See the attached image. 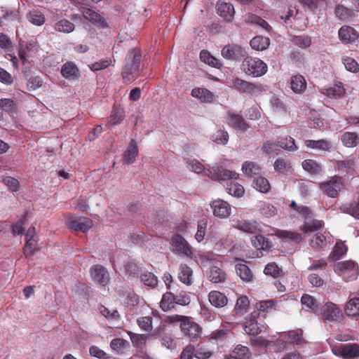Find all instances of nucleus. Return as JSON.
Returning a JSON list of instances; mask_svg holds the SVG:
<instances>
[{
	"label": "nucleus",
	"mask_w": 359,
	"mask_h": 359,
	"mask_svg": "<svg viewBox=\"0 0 359 359\" xmlns=\"http://www.w3.org/2000/svg\"><path fill=\"white\" fill-rule=\"evenodd\" d=\"M230 163L229 160L224 159L209 169H205L202 163L196 159L187 160V168L190 170L196 173L204 172L205 175L215 181H224L238 177L239 175L236 172L224 168V167L228 166Z\"/></svg>",
	"instance_id": "f257e3e1"
},
{
	"label": "nucleus",
	"mask_w": 359,
	"mask_h": 359,
	"mask_svg": "<svg viewBox=\"0 0 359 359\" xmlns=\"http://www.w3.org/2000/svg\"><path fill=\"white\" fill-rule=\"evenodd\" d=\"M208 240L213 245L214 249L217 251L227 250L233 243L229 233H226L216 225L210 227Z\"/></svg>",
	"instance_id": "f03ea898"
},
{
	"label": "nucleus",
	"mask_w": 359,
	"mask_h": 359,
	"mask_svg": "<svg viewBox=\"0 0 359 359\" xmlns=\"http://www.w3.org/2000/svg\"><path fill=\"white\" fill-rule=\"evenodd\" d=\"M241 69L248 76L259 77L267 72L268 67L259 58L247 56L242 62Z\"/></svg>",
	"instance_id": "7ed1b4c3"
},
{
	"label": "nucleus",
	"mask_w": 359,
	"mask_h": 359,
	"mask_svg": "<svg viewBox=\"0 0 359 359\" xmlns=\"http://www.w3.org/2000/svg\"><path fill=\"white\" fill-rule=\"evenodd\" d=\"M334 271L345 281L355 280L358 276V267L351 260L337 262L334 266Z\"/></svg>",
	"instance_id": "20e7f679"
},
{
	"label": "nucleus",
	"mask_w": 359,
	"mask_h": 359,
	"mask_svg": "<svg viewBox=\"0 0 359 359\" xmlns=\"http://www.w3.org/2000/svg\"><path fill=\"white\" fill-rule=\"evenodd\" d=\"M332 353L344 359H354L359 357V344H338L332 346Z\"/></svg>",
	"instance_id": "39448f33"
},
{
	"label": "nucleus",
	"mask_w": 359,
	"mask_h": 359,
	"mask_svg": "<svg viewBox=\"0 0 359 359\" xmlns=\"http://www.w3.org/2000/svg\"><path fill=\"white\" fill-rule=\"evenodd\" d=\"M170 250L180 256L192 259L193 252L188 242L181 236L175 235L172 238Z\"/></svg>",
	"instance_id": "423d86ee"
},
{
	"label": "nucleus",
	"mask_w": 359,
	"mask_h": 359,
	"mask_svg": "<svg viewBox=\"0 0 359 359\" xmlns=\"http://www.w3.org/2000/svg\"><path fill=\"white\" fill-rule=\"evenodd\" d=\"M140 63V53L135 49L132 50L127 56L126 64L122 71L123 79L130 80L133 72L139 69Z\"/></svg>",
	"instance_id": "0eeeda50"
},
{
	"label": "nucleus",
	"mask_w": 359,
	"mask_h": 359,
	"mask_svg": "<svg viewBox=\"0 0 359 359\" xmlns=\"http://www.w3.org/2000/svg\"><path fill=\"white\" fill-rule=\"evenodd\" d=\"M231 86L239 92L250 94L252 95H258L262 93V88L253 83L248 82L238 77H233L231 81Z\"/></svg>",
	"instance_id": "6e6552de"
},
{
	"label": "nucleus",
	"mask_w": 359,
	"mask_h": 359,
	"mask_svg": "<svg viewBox=\"0 0 359 359\" xmlns=\"http://www.w3.org/2000/svg\"><path fill=\"white\" fill-rule=\"evenodd\" d=\"M320 187L329 197L336 198L344 189V184L340 177L334 176L329 181L322 182L320 184Z\"/></svg>",
	"instance_id": "1a4fd4ad"
},
{
	"label": "nucleus",
	"mask_w": 359,
	"mask_h": 359,
	"mask_svg": "<svg viewBox=\"0 0 359 359\" xmlns=\"http://www.w3.org/2000/svg\"><path fill=\"white\" fill-rule=\"evenodd\" d=\"M233 222L232 226L241 231L248 233H257L262 231V227L260 224L256 220H248V219H238Z\"/></svg>",
	"instance_id": "9d476101"
},
{
	"label": "nucleus",
	"mask_w": 359,
	"mask_h": 359,
	"mask_svg": "<svg viewBox=\"0 0 359 359\" xmlns=\"http://www.w3.org/2000/svg\"><path fill=\"white\" fill-rule=\"evenodd\" d=\"M214 216L220 219L229 217L231 214V205L226 201L221 199L214 200L210 203Z\"/></svg>",
	"instance_id": "9b49d317"
},
{
	"label": "nucleus",
	"mask_w": 359,
	"mask_h": 359,
	"mask_svg": "<svg viewBox=\"0 0 359 359\" xmlns=\"http://www.w3.org/2000/svg\"><path fill=\"white\" fill-rule=\"evenodd\" d=\"M93 221L88 217H70L68 226L74 231L87 232L93 226Z\"/></svg>",
	"instance_id": "f8f14e48"
},
{
	"label": "nucleus",
	"mask_w": 359,
	"mask_h": 359,
	"mask_svg": "<svg viewBox=\"0 0 359 359\" xmlns=\"http://www.w3.org/2000/svg\"><path fill=\"white\" fill-rule=\"evenodd\" d=\"M321 314L325 320L329 321H335L341 317V309L332 302H328L322 307Z\"/></svg>",
	"instance_id": "ddd939ff"
},
{
	"label": "nucleus",
	"mask_w": 359,
	"mask_h": 359,
	"mask_svg": "<svg viewBox=\"0 0 359 359\" xmlns=\"http://www.w3.org/2000/svg\"><path fill=\"white\" fill-rule=\"evenodd\" d=\"M181 330L182 332L188 336L191 339L197 338L200 334L201 329L200 326L192 321L189 317H187V320L184 323H182L181 325Z\"/></svg>",
	"instance_id": "4468645a"
},
{
	"label": "nucleus",
	"mask_w": 359,
	"mask_h": 359,
	"mask_svg": "<svg viewBox=\"0 0 359 359\" xmlns=\"http://www.w3.org/2000/svg\"><path fill=\"white\" fill-rule=\"evenodd\" d=\"M216 8L219 15L227 21L232 20L235 11L231 4L227 3L224 0H219Z\"/></svg>",
	"instance_id": "2eb2a0df"
},
{
	"label": "nucleus",
	"mask_w": 359,
	"mask_h": 359,
	"mask_svg": "<svg viewBox=\"0 0 359 359\" xmlns=\"http://www.w3.org/2000/svg\"><path fill=\"white\" fill-rule=\"evenodd\" d=\"M320 92L329 98L338 99L344 96L346 90L342 83H339L329 87L322 88Z\"/></svg>",
	"instance_id": "dca6fc26"
},
{
	"label": "nucleus",
	"mask_w": 359,
	"mask_h": 359,
	"mask_svg": "<svg viewBox=\"0 0 359 359\" xmlns=\"http://www.w3.org/2000/svg\"><path fill=\"white\" fill-rule=\"evenodd\" d=\"M92 278L101 285H105L109 281V274L104 267L96 265L90 269Z\"/></svg>",
	"instance_id": "f3484780"
},
{
	"label": "nucleus",
	"mask_w": 359,
	"mask_h": 359,
	"mask_svg": "<svg viewBox=\"0 0 359 359\" xmlns=\"http://www.w3.org/2000/svg\"><path fill=\"white\" fill-rule=\"evenodd\" d=\"M227 123L230 127L243 132H245L250 128L242 116L232 113H228L227 114Z\"/></svg>",
	"instance_id": "a211bd4d"
},
{
	"label": "nucleus",
	"mask_w": 359,
	"mask_h": 359,
	"mask_svg": "<svg viewBox=\"0 0 359 359\" xmlns=\"http://www.w3.org/2000/svg\"><path fill=\"white\" fill-rule=\"evenodd\" d=\"M257 317V312H253L247 318L244 327V330L247 334L256 336L262 332V328L258 325Z\"/></svg>",
	"instance_id": "6ab92c4d"
},
{
	"label": "nucleus",
	"mask_w": 359,
	"mask_h": 359,
	"mask_svg": "<svg viewBox=\"0 0 359 359\" xmlns=\"http://www.w3.org/2000/svg\"><path fill=\"white\" fill-rule=\"evenodd\" d=\"M339 39L344 43H353L358 38V32L349 26H344L338 32Z\"/></svg>",
	"instance_id": "aec40b11"
},
{
	"label": "nucleus",
	"mask_w": 359,
	"mask_h": 359,
	"mask_svg": "<svg viewBox=\"0 0 359 359\" xmlns=\"http://www.w3.org/2000/svg\"><path fill=\"white\" fill-rule=\"evenodd\" d=\"M208 301L210 304L217 309L224 307L228 303V298L226 296L217 290H213L208 294Z\"/></svg>",
	"instance_id": "412c9836"
},
{
	"label": "nucleus",
	"mask_w": 359,
	"mask_h": 359,
	"mask_svg": "<svg viewBox=\"0 0 359 359\" xmlns=\"http://www.w3.org/2000/svg\"><path fill=\"white\" fill-rule=\"evenodd\" d=\"M191 95L201 103H211L215 100L213 93L204 88H194L191 91Z\"/></svg>",
	"instance_id": "4be33fe9"
},
{
	"label": "nucleus",
	"mask_w": 359,
	"mask_h": 359,
	"mask_svg": "<svg viewBox=\"0 0 359 359\" xmlns=\"http://www.w3.org/2000/svg\"><path fill=\"white\" fill-rule=\"evenodd\" d=\"M61 74L67 79L76 80L79 77L80 72L74 63L67 62L62 66Z\"/></svg>",
	"instance_id": "5701e85b"
},
{
	"label": "nucleus",
	"mask_w": 359,
	"mask_h": 359,
	"mask_svg": "<svg viewBox=\"0 0 359 359\" xmlns=\"http://www.w3.org/2000/svg\"><path fill=\"white\" fill-rule=\"evenodd\" d=\"M243 49L241 46L236 44H229L222 48L221 54L227 60H236L243 54Z\"/></svg>",
	"instance_id": "b1692460"
},
{
	"label": "nucleus",
	"mask_w": 359,
	"mask_h": 359,
	"mask_svg": "<svg viewBox=\"0 0 359 359\" xmlns=\"http://www.w3.org/2000/svg\"><path fill=\"white\" fill-rule=\"evenodd\" d=\"M305 145L309 148L322 151L330 152L334 149L332 143L324 139L318 140H308L305 141Z\"/></svg>",
	"instance_id": "393cba45"
},
{
	"label": "nucleus",
	"mask_w": 359,
	"mask_h": 359,
	"mask_svg": "<svg viewBox=\"0 0 359 359\" xmlns=\"http://www.w3.org/2000/svg\"><path fill=\"white\" fill-rule=\"evenodd\" d=\"M241 170L247 177L254 179L262 174V168L252 161H245L242 165Z\"/></svg>",
	"instance_id": "a878e982"
},
{
	"label": "nucleus",
	"mask_w": 359,
	"mask_h": 359,
	"mask_svg": "<svg viewBox=\"0 0 359 359\" xmlns=\"http://www.w3.org/2000/svg\"><path fill=\"white\" fill-rule=\"evenodd\" d=\"M177 277L179 280L187 285H191L193 283V271L187 264H180Z\"/></svg>",
	"instance_id": "bb28decb"
},
{
	"label": "nucleus",
	"mask_w": 359,
	"mask_h": 359,
	"mask_svg": "<svg viewBox=\"0 0 359 359\" xmlns=\"http://www.w3.org/2000/svg\"><path fill=\"white\" fill-rule=\"evenodd\" d=\"M344 313L349 317L359 318V297L351 298L346 302Z\"/></svg>",
	"instance_id": "cd10ccee"
},
{
	"label": "nucleus",
	"mask_w": 359,
	"mask_h": 359,
	"mask_svg": "<svg viewBox=\"0 0 359 359\" xmlns=\"http://www.w3.org/2000/svg\"><path fill=\"white\" fill-rule=\"evenodd\" d=\"M138 153L139 150L136 141L135 140H131L127 149L123 154L124 162L128 164L133 163L135 161Z\"/></svg>",
	"instance_id": "c85d7f7f"
},
{
	"label": "nucleus",
	"mask_w": 359,
	"mask_h": 359,
	"mask_svg": "<svg viewBox=\"0 0 359 359\" xmlns=\"http://www.w3.org/2000/svg\"><path fill=\"white\" fill-rule=\"evenodd\" d=\"M277 302L274 300H264L259 301L256 303L255 308L257 310L258 313L257 314L260 315H266L269 313L272 312L273 310H276Z\"/></svg>",
	"instance_id": "c756f323"
},
{
	"label": "nucleus",
	"mask_w": 359,
	"mask_h": 359,
	"mask_svg": "<svg viewBox=\"0 0 359 359\" xmlns=\"http://www.w3.org/2000/svg\"><path fill=\"white\" fill-rule=\"evenodd\" d=\"M83 15L86 20L90 21L92 23L95 24L99 27H104L107 26L104 18L91 9L84 8L83 11Z\"/></svg>",
	"instance_id": "7c9ffc66"
},
{
	"label": "nucleus",
	"mask_w": 359,
	"mask_h": 359,
	"mask_svg": "<svg viewBox=\"0 0 359 359\" xmlns=\"http://www.w3.org/2000/svg\"><path fill=\"white\" fill-rule=\"evenodd\" d=\"M290 87L295 93L301 94L306 88V82L302 75H296L291 78Z\"/></svg>",
	"instance_id": "2f4dec72"
},
{
	"label": "nucleus",
	"mask_w": 359,
	"mask_h": 359,
	"mask_svg": "<svg viewBox=\"0 0 359 359\" xmlns=\"http://www.w3.org/2000/svg\"><path fill=\"white\" fill-rule=\"evenodd\" d=\"M252 185L256 190L263 194H267L271 190V184L268 180L262 175L253 179Z\"/></svg>",
	"instance_id": "473e14b6"
},
{
	"label": "nucleus",
	"mask_w": 359,
	"mask_h": 359,
	"mask_svg": "<svg viewBox=\"0 0 359 359\" xmlns=\"http://www.w3.org/2000/svg\"><path fill=\"white\" fill-rule=\"evenodd\" d=\"M270 44V40L268 37L262 36H257L252 39L250 41V46L252 48L256 50H266Z\"/></svg>",
	"instance_id": "72a5a7b5"
},
{
	"label": "nucleus",
	"mask_w": 359,
	"mask_h": 359,
	"mask_svg": "<svg viewBox=\"0 0 359 359\" xmlns=\"http://www.w3.org/2000/svg\"><path fill=\"white\" fill-rule=\"evenodd\" d=\"M330 241H327V237L323 234L317 233L315 238L311 239L310 245L313 249H325L329 248Z\"/></svg>",
	"instance_id": "f704fd0d"
},
{
	"label": "nucleus",
	"mask_w": 359,
	"mask_h": 359,
	"mask_svg": "<svg viewBox=\"0 0 359 359\" xmlns=\"http://www.w3.org/2000/svg\"><path fill=\"white\" fill-rule=\"evenodd\" d=\"M74 29L75 25L74 23L66 19H62L55 22L54 25V29L59 32L69 34L72 32Z\"/></svg>",
	"instance_id": "c9c22d12"
},
{
	"label": "nucleus",
	"mask_w": 359,
	"mask_h": 359,
	"mask_svg": "<svg viewBox=\"0 0 359 359\" xmlns=\"http://www.w3.org/2000/svg\"><path fill=\"white\" fill-rule=\"evenodd\" d=\"M341 142L346 147H354L359 143V138L356 133L351 132L344 133L341 137Z\"/></svg>",
	"instance_id": "e433bc0d"
},
{
	"label": "nucleus",
	"mask_w": 359,
	"mask_h": 359,
	"mask_svg": "<svg viewBox=\"0 0 359 359\" xmlns=\"http://www.w3.org/2000/svg\"><path fill=\"white\" fill-rule=\"evenodd\" d=\"M245 20L246 22L259 25L260 27L267 32H270L271 29V27L266 21L256 15L248 14L245 16Z\"/></svg>",
	"instance_id": "4c0bfd02"
},
{
	"label": "nucleus",
	"mask_w": 359,
	"mask_h": 359,
	"mask_svg": "<svg viewBox=\"0 0 359 359\" xmlns=\"http://www.w3.org/2000/svg\"><path fill=\"white\" fill-rule=\"evenodd\" d=\"M347 247L343 243H337L332 251L329 255V259L332 261H337L341 259L347 252Z\"/></svg>",
	"instance_id": "58836bf2"
},
{
	"label": "nucleus",
	"mask_w": 359,
	"mask_h": 359,
	"mask_svg": "<svg viewBox=\"0 0 359 359\" xmlns=\"http://www.w3.org/2000/svg\"><path fill=\"white\" fill-rule=\"evenodd\" d=\"M236 269L237 274L243 281L250 282L252 280L253 275L247 265L241 263L237 264Z\"/></svg>",
	"instance_id": "ea45409f"
},
{
	"label": "nucleus",
	"mask_w": 359,
	"mask_h": 359,
	"mask_svg": "<svg viewBox=\"0 0 359 359\" xmlns=\"http://www.w3.org/2000/svg\"><path fill=\"white\" fill-rule=\"evenodd\" d=\"M175 305V295L171 292H166L163 295L160 306L163 311H167L172 309Z\"/></svg>",
	"instance_id": "a19ab883"
},
{
	"label": "nucleus",
	"mask_w": 359,
	"mask_h": 359,
	"mask_svg": "<svg viewBox=\"0 0 359 359\" xmlns=\"http://www.w3.org/2000/svg\"><path fill=\"white\" fill-rule=\"evenodd\" d=\"M231 357L234 359H250V353L247 346L238 345L232 351Z\"/></svg>",
	"instance_id": "79ce46f5"
},
{
	"label": "nucleus",
	"mask_w": 359,
	"mask_h": 359,
	"mask_svg": "<svg viewBox=\"0 0 359 359\" xmlns=\"http://www.w3.org/2000/svg\"><path fill=\"white\" fill-rule=\"evenodd\" d=\"M200 58L202 62L211 67L219 68L222 66L219 61L207 50H202L200 53Z\"/></svg>",
	"instance_id": "37998d69"
},
{
	"label": "nucleus",
	"mask_w": 359,
	"mask_h": 359,
	"mask_svg": "<svg viewBox=\"0 0 359 359\" xmlns=\"http://www.w3.org/2000/svg\"><path fill=\"white\" fill-rule=\"evenodd\" d=\"M274 170L280 173H287L292 170L290 162L283 158H278L273 164Z\"/></svg>",
	"instance_id": "c03bdc74"
},
{
	"label": "nucleus",
	"mask_w": 359,
	"mask_h": 359,
	"mask_svg": "<svg viewBox=\"0 0 359 359\" xmlns=\"http://www.w3.org/2000/svg\"><path fill=\"white\" fill-rule=\"evenodd\" d=\"M282 338L287 337L289 341L295 344H302L304 342V340L302 337V331H294L292 330L287 333H283L280 336Z\"/></svg>",
	"instance_id": "a18cd8bd"
},
{
	"label": "nucleus",
	"mask_w": 359,
	"mask_h": 359,
	"mask_svg": "<svg viewBox=\"0 0 359 359\" xmlns=\"http://www.w3.org/2000/svg\"><path fill=\"white\" fill-rule=\"evenodd\" d=\"M259 213L264 218H271L273 217L278 214V208L272 204L270 203H264L259 208Z\"/></svg>",
	"instance_id": "49530a36"
},
{
	"label": "nucleus",
	"mask_w": 359,
	"mask_h": 359,
	"mask_svg": "<svg viewBox=\"0 0 359 359\" xmlns=\"http://www.w3.org/2000/svg\"><path fill=\"white\" fill-rule=\"evenodd\" d=\"M27 19L29 22L36 26H41L45 22L43 14L37 10L31 11L27 15Z\"/></svg>",
	"instance_id": "de8ad7c7"
},
{
	"label": "nucleus",
	"mask_w": 359,
	"mask_h": 359,
	"mask_svg": "<svg viewBox=\"0 0 359 359\" xmlns=\"http://www.w3.org/2000/svg\"><path fill=\"white\" fill-rule=\"evenodd\" d=\"M229 194L235 197H241L245 193L244 187L237 182H230L227 184L226 188Z\"/></svg>",
	"instance_id": "09e8293b"
},
{
	"label": "nucleus",
	"mask_w": 359,
	"mask_h": 359,
	"mask_svg": "<svg viewBox=\"0 0 359 359\" xmlns=\"http://www.w3.org/2000/svg\"><path fill=\"white\" fill-rule=\"evenodd\" d=\"M209 278L213 283H220L225 280L226 273L219 267L213 266L210 269Z\"/></svg>",
	"instance_id": "8fccbe9b"
},
{
	"label": "nucleus",
	"mask_w": 359,
	"mask_h": 359,
	"mask_svg": "<svg viewBox=\"0 0 359 359\" xmlns=\"http://www.w3.org/2000/svg\"><path fill=\"white\" fill-rule=\"evenodd\" d=\"M187 316H182V315H170L165 316L162 323H163V326L165 325V324H170L173 326L180 325V327H181V325L182 323H184L185 320H187Z\"/></svg>",
	"instance_id": "3c124183"
},
{
	"label": "nucleus",
	"mask_w": 359,
	"mask_h": 359,
	"mask_svg": "<svg viewBox=\"0 0 359 359\" xmlns=\"http://www.w3.org/2000/svg\"><path fill=\"white\" fill-rule=\"evenodd\" d=\"M278 142L279 147L282 149L290 151H294L297 149L294 140L290 136H287L284 138H280Z\"/></svg>",
	"instance_id": "603ef678"
},
{
	"label": "nucleus",
	"mask_w": 359,
	"mask_h": 359,
	"mask_svg": "<svg viewBox=\"0 0 359 359\" xmlns=\"http://www.w3.org/2000/svg\"><path fill=\"white\" fill-rule=\"evenodd\" d=\"M299 3L309 10L314 11L325 5V0H299Z\"/></svg>",
	"instance_id": "864d4df0"
},
{
	"label": "nucleus",
	"mask_w": 359,
	"mask_h": 359,
	"mask_svg": "<svg viewBox=\"0 0 359 359\" xmlns=\"http://www.w3.org/2000/svg\"><path fill=\"white\" fill-rule=\"evenodd\" d=\"M252 244L257 250H264L270 247L269 241L262 235L252 238Z\"/></svg>",
	"instance_id": "5fc2aeb1"
},
{
	"label": "nucleus",
	"mask_w": 359,
	"mask_h": 359,
	"mask_svg": "<svg viewBox=\"0 0 359 359\" xmlns=\"http://www.w3.org/2000/svg\"><path fill=\"white\" fill-rule=\"evenodd\" d=\"M212 140L217 144L224 145L228 142L229 134L224 130H218L212 135Z\"/></svg>",
	"instance_id": "6e6d98bb"
},
{
	"label": "nucleus",
	"mask_w": 359,
	"mask_h": 359,
	"mask_svg": "<svg viewBox=\"0 0 359 359\" xmlns=\"http://www.w3.org/2000/svg\"><path fill=\"white\" fill-rule=\"evenodd\" d=\"M275 235L278 238H284L296 241H299L302 240L301 234L288 231L276 230Z\"/></svg>",
	"instance_id": "4d7b16f0"
},
{
	"label": "nucleus",
	"mask_w": 359,
	"mask_h": 359,
	"mask_svg": "<svg viewBox=\"0 0 359 359\" xmlns=\"http://www.w3.org/2000/svg\"><path fill=\"white\" fill-rule=\"evenodd\" d=\"M138 326L146 332L152 330V317L149 316H142L137 318Z\"/></svg>",
	"instance_id": "13d9d810"
},
{
	"label": "nucleus",
	"mask_w": 359,
	"mask_h": 359,
	"mask_svg": "<svg viewBox=\"0 0 359 359\" xmlns=\"http://www.w3.org/2000/svg\"><path fill=\"white\" fill-rule=\"evenodd\" d=\"M207 225H208L207 219H201L198 222L197 231L195 234V238L199 243L201 242L204 239Z\"/></svg>",
	"instance_id": "bf43d9fd"
},
{
	"label": "nucleus",
	"mask_w": 359,
	"mask_h": 359,
	"mask_svg": "<svg viewBox=\"0 0 359 359\" xmlns=\"http://www.w3.org/2000/svg\"><path fill=\"white\" fill-rule=\"evenodd\" d=\"M125 113L123 109H116L113 111L112 114L110 116L108 125L109 126H115L119 124L124 118Z\"/></svg>",
	"instance_id": "052dcab7"
},
{
	"label": "nucleus",
	"mask_w": 359,
	"mask_h": 359,
	"mask_svg": "<svg viewBox=\"0 0 359 359\" xmlns=\"http://www.w3.org/2000/svg\"><path fill=\"white\" fill-rule=\"evenodd\" d=\"M302 167L304 170L310 173H317L320 170V166L316 161L311 159L304 161L302 162Z\"/></svg>",
	"instance_id": "680f3d73"
},
{
	"label": "nucleus",
	"mask_w": 359,
	"mask_h": 359,
	"mask_svg": "<svg viewBox=\"0 0 359 359\" xmlns=\"http://www.w3.org/2000/svg\"><path fill=\"white\" fill-rule=\"evenodd\" d=\"M264 271L266 275H269L274 278L281 276L283 273L282 269L274 262L268 264Z\"/></svg>",
	"instance_id": "e2e57ef3"
},
{
	"label": "nucleus",
	"mask_w": 359,
	"mask_h": 359,
	"mask_svg": "<svg viewBox=\"0 0 359 359\" xmlns=\"http://www.w3.org/2000/svg\"><path fill=\"white\" fill-rule=\"evenodd\" d=\"M141 281L147 286L154 287L157 285L158 279L152 273L147 272L141 275Z\"/></svg>",
	"instance_id": "0e129e2a"
},
{
	"label": "nucleus",
	"mask_w": 359,
	"mask_h": 359,
	"mask_svg": "<svg viewBox=\"0 0 359 359\" xmlns=\"http://www.w3.org/2000/svg\"><path fill=\"white\" fill-rule=\"evenodd\" d=\"M250 301L246 296L240 297L236 302L235 309L237 313H243L249 307Z\"/></svg>",
	"instance_id": "69168bd1"
},
{
	"label": "nucleus",
	"mask_w": 359,
	"mask_h": 359,
	"mask_svg": "<svg viewBox=\"0 0 359 359\" xmlns=\"http://www.w3.org/2000/svg\"><path fill=\"white\" fill-rule=\"evenodd\" d=\"M271 106L274 111L280 114H287V108L283 102L278 97H273L271 101Z\"/></svg>",
	"instance_id": "338daca9"
},
{
	"label": "nucleus",
	"mask_w": 359,
	"mask_h": 359,
	"mask_svg": "<svg viewBox=\"0 0 359 359\" xmlns=\"http://www.w3.org/2000/svg\"><path fill=\"white\" fill-rule=\"evenodd\" d=\"M342 60L346 70L353 73L359 70V65L353 58L345 57Z\"/></svg>",
	"instance_id": "774afa93"
}]
</instances>
